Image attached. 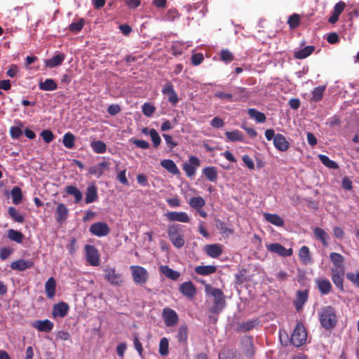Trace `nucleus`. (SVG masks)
Listing matches in <instances>:
<instances>
[{
    "mask_svg": "<svg viewBox=\"0 0 359 359\" xmlns=\"http://www.w3.org/2000/svg\"><path fill=\"white\" fill-rule=\"evenodd\" d=\"M266 249L269 252L276 253L283 257H290L292 255V248L287 249L281 244L277 243L266 245Z\"/></svg>",
    "mask_w": 359,
    "mask_h": 359,
    "instance_id": "obj_10",
    "label": "nucleus"
},
{
    "mask_svg": "<svg viewBox=\"0 0 359 359\" xmlns=\"http://www.w3.org/2000/svg\"><path fill=\"white\" fill-rule=\"evenodd\" d=\"M180 292L188 298H193L196 294V289L191 281L184 282L180 286Z\"/></svg>",
    "mask_w": 359,
    "mask_h": 359,
    "instance_id": "obj_17",
    "label": "nucleus"
},
{
    "mask_svg": "<svg viewBox=\"0 0 359 359\" xmlns=\"http://www.w3.org/2000/svg\"><path fill=\"white\" fill-rule=\"evenodd\" d=\"M89 231L94 236L103 237L109 233L110 229L107 223L98 222L93 224L90 226Z\"/></svg>",
    "mask_w": 359,
    "mask_h": 359,
    "instance_id": "obj_7",
    "label": "nucleus"
},
{
    "mask_svg": "<svg viewBox=\"0 0 359 359\" xmlns=\"http://www.w3.org/2000/svg\"><path fill=\"white\" fill-rule=\"evenodd\" d=\"M189 205L194 209H201L205 205V201L201 196L193 197L190 198Z\"/></svg>",
    "mask_w": 359,
    "mask_h": 359,
    "instance_id": "obj_44",
    "label": "nucleus"
},
{
    "mask_svg": "<svg viewBox=\"0 0 359 359\" xmlns=\"http://www.w3.org/2000/svg\"><path fill=\"white\" fill-rule=\"evenodd\" d=\"M203 174L210 182H216L217 179V172L215 167H205L203 169Z\"/></svg>",
    "mask_w": 359,
    "mask_h": 359,
    "instance_id": "obj_42",
    "label": "nucleus"
},
{
    "mask_svg": "<svg viewBox=\"0 0 359 359\" xmlns=\"http://www.w3.org/2000/svg\"><path fill=\"white\" fill-rule=\"evenodd\" d=\"M180 226L177 224H172L168 226V236L172 244L177 248H181L184 245L185 241L184 236L180 232Z\"/></svg>",
    "mask_w": 359,
    "mask_h": 359,
    "instance_id": "obj_3",
    "label": "nucleus"
},
{
    "mask_svg": "<svg viewBox=\"0 0 359 359\" xmlns=\"http://www.w3.org/2000/svg\"><path fill=\"white\" fill-rule=\"evenodd\" d=\"M225 135L230 142H244V135L238 130L226 132Z\"/></svg>",
    "mask_w": 359,
    "mask_h": 359,
    "instance_id": "obj_38",
    "label": "nucleus"
},
{
    "mask_svg": "<svg viewBox=\"0 0 359 359\" xmlns=\"http://www.w3.org/2000/svg\"><path fill=\"white\" fill-rule=\"evenodd\" d=\"M9 216L16 222L23 223L25 221L24 216L20 214L15 208L9 207L8 209Z\"/></svg>",
    "mask_w": 359,
    "mask_h": 359,
    "instance_id": "obj_45",
    "label": "nucleus"
},
{
    "mask_svg": "<svg viewBox=\"0 0 359 359\" xmlns=\"http://www.w3.org/2000/svg\"><path fill=\"white\" fill-rule=\"evenodd\" d=\"M84 24V20L81 18L79 22L71 23L69 26V30L72 32L78 33L83 29Z\"/></svg>",
    "mask_w": 359,
    "mask_h": 359,
    "instance_id": "obj_57",
    "label": "nucleus"
},
{
    "mask_svg": "<svg viewBox=\"0 0 359 359\" xmlns=\"http://www.w3.org/2000/svg\"><path fill=\"white\" fill-rule=\"evenodd\" d=\"M205 292L210 294L214 298L213 304L210 308L209 311L212 314H219L226 305L224 292L222 290L212 287L210 285L205 286Z\"/></svg>",
    "mask_w": 359,
    "mask_h": 359,
    "instance_id": "obj_2",
    "label": "nucleus"
},
{
    "mask_svg": "<svg viewBox=\"0 0 359 359\" xmlns=\"http://www.w3.org/2000/svg\"><path fill=\"white\" fill-rule=\"evenodd\" d=\"M219 56L221 60L225 63H230L234 60L233 53L227 49L222 50Z\"/></svg>",
    "mask_w": 359,
    "mask_h": 359,
    "instance_id": "obj_54",
    "label": "nucleus"
},
{
    "mask_svg": "<svg viewBox=\"0 0 359 359\" xmlns=\"http://www.w3.org/2000/svg\"><path fill=\"white\" fill-rule=\"evenodd\" d=\"M34 266V263L31 259H20L11 263V268L13 270L23 271L25 270L32 269Z\"/></svg>",
    "mask_w": 359,
    "mask_h": 359,
    "instance_id": "obj_14",
    "label": "nucleus"
},
{
    "mask_svg": "<svg viewBox=\"0 0 359 359\" xmlns=\"http://www.w3.org/2000/svg\"><path fill=\"white\" fill-rule=\"evenodd\" d=\"M299 258L301 262L304 264H311L313 260L311 256L309 248L304 245L299 250Z\"/></svg>",
    "mask_w": 359,
    "mask_h": 359,
    "instance_id": "obj_27",
    "label": "nucleus"
},
{
    "mask_svg": "<svg viewBox=\"0 0 359 359\" xmlns=\"http://www.w3.org/2000/svg\"><path fill=\"white\" fill-rule=\"evenodd\" d=\"M307 339V332L304 326L298 323L291 335L290 342L296 347H300L304 345Z\"/></svg>",
    "mask_w": 359,
    "mask_h": 359,
    "instance_id": "obj_4",
    "label": "nucleus"
},
{
    "mask_svg": "<svg viewBox=\"0 0 359 359\" xmlns=\"http://www.w3.org/2000/svg\"><path fill=\"white\" fill-rule=\"evenodd\" d=\"M160 271L164 276L172 280H177L180 276V273L178 271L173 270L168 266H161Z\"/></svg>",
    "mask_w": 359,
    "mask_h": 359,
    "instance_id": "obj_36",
    "label": "nucleus"
},
{
    "mask_svg": "<svg viewBox=\"0 0 359 359\" xmlns=\"http://www.w3.org/2000/svg\"><path fill=\"white\" fill-rule=\"evenodd\" d=\"M39 87L42 90L52 91L57 88V84L52 79H46L43 82H39Z\"/></svg>",
    "mask_w": 359,
    "mask_h": 359,
    "instance_id": "obj_39",
    "label": "nucleus"
},
{
    "mask_svg": "<svg viewBox=\"0 0 359 359\" xmlns=\"http://www.w3.org/2000/svg\"><path fill=\"white\" fill-rule=\"evenodd\" d=\"M248 114L250 118L255 119L257 123H262L266 120V117L264 113L260 112L254 108L248 109Z\"/></svg>",
    "mask_w": 359,
    "mask_h": 359,
    "instance_id": "obj_34",
    "label": "nucleus"
},
{
    "mask_svg": "<svg viewBox=\"0 0 359 359\" xmlns=\"http://www.w3.org/2000/svg\"><path fill=\"white\" fill-rule=\"evenodd\" d=\"M155 110L156 107L150 103L146 102L142 106V112L144 115L147 117H151L154 114Z\"/></svg>",
    "mask_w": 359,
    "mask_h": 359,
    "instance_id": "obj_58",
    "label": "nucleus"
},
{
    "mask_svg": "<svg viewBox=\"0 0 359 359\" xmlns=\"http://www.w3.org/2000/svg\"><path fill=\"white\" fill-rule=\"evenodd\" d=\"M203 60V55L201 53H194L191 55V62L195 66L199 65Z\"/></svg>",
    "mask_w": 359,
    "mask_h": 359,
    "instance_id": "obj_63",
    "label": "nucleus"
},
{
    "mask_svg": "<svg viewBox=\"0 0 359 359\" xmlns=\"http://www.w3.org/2000/svg\"><path fill=\"white\" fill-rule=\"evenodd\" d=\"M160 164L163 168L174 175L180 174V170L172 160L164 159L161 161Z\"/></svg>",
    "mask_w": 359,
    "mask_h": 359,
    "instance_id": "obj_24",
    "label": "nucleus"
},
{
    "mask_svg": "<svg viewBox=\"0 0 359 359\" xmlns=\"http://www.w3.org/2000/svg\"><path fill=\"white\" fill-rule=\"evenodd\" d=\"M65 59V55L63 53H60L55 55L50 59L46 60V66L49 68H53L60 65Z\"/></svg>",
    "mask_w": 359,
    "mask_h": 359,
    "instance_id": "obj_33",
    "label": "nucleus"
},
{
    "mask_svg": "<svg viewBox=\"0 0 359 359\" xmlns=\"http://www.w3.org/2000/svg\"><path fill=\"white\" fill-rule=\"evenodd\" d=\"M130 141L138 148H141L142 149H147L149 148V144L145 140L132 138Z\"/></svg>",
    "mask_w": 359,
    "mask_h": 359,
    "instance_id": "obj_61",
    "label": "nucleus"
},
{
    "mask_svg": "<svg viewBox=\"0 0 359 359\" xmlns=\"http://www.w3.org/2000/svg\"><path fill=\"white\" fill-rule=\"evenodd\" d=\"M11 194L12 196L13 203L15 205H18L21 203V201L22 200V190L20 187H13L11 191Z\"/></svg>",
    "mask_w": 359,
    "mask_h": 359,
    "instance_id": "obj_46",
    "label": "nucleus"
},
{
    "mask_svg": "<svg viewBox=\"0 0 359 359\" xmlns=\"http://www.w3.org/2000/svg\"><path fill=\"white\" fill-rule=\"evenodd\" d=\"M204 250L206 254L212 258H217L222 253V249L219 244L206 245Z\"/></svg>",
    "mask_w": 359,
    "mask_h": 359,
    "instance_id": "obj_23",
    "label": "nucleus"
},
{
    "mask_svg": "<svg viewBox=\"0 0 359 359\" xmlns=\"http://www.w3.org/2000/svg\"><path fill=\"white\" fill-rule=\"evenodd\" d=\"M162 317L167 327L175 326L179 320V317L176 311L170 308L163 309Z\"/></svg>",
    "mask_w": 359,
    "mask_h": 359,
    "instance_id": "obj_9",
    "label": "nucleus"
},
{
    "mask_svg": "<svg viewBox=\"0 0 359 359\" xmlns=\"http://www.w3.org/2000/svg\"><path fill=\"white\" fill-rule=\"evenodd\" d=\"M162 93L165 95H168V100L172 104L175 105L179 98L176 93L172 84L170 82H167L162 88Z\"/></svg>",
    "mask_w": 359,
    "mask_h": 359,
    "instance_id": "obj_12",
    "label": "nucleus"
},
{
    "mask_svg": "<svg viewBox=\"0 0 359 359\" xmlns=\"http://www.w3.org/2000/svg\"><path fill=\"white\" fill-rule=\"evenodd\" d=\"M69 310V306L68 304L62 302L53 306L52 314L54 318H65L67 315Z\"/></svg>",
    "mask_w": 359,
    "mask_h": 359,
    "instance_id": "obj_16",
    "label": "nucleus"
},
{
    "mask_svg": "<svg viewBox=\"0 0 359 359\" xmlns=\"http://www.w3.org/2000/svg\"><path fill=\"white\" fill-rule=\"evenodd\" d=\"M8 237L10 240L20 243L22 241L23 234L18 231L9 229L8 231Z\"/></svg>",
    "mask_w": 359,
    "mask_h": 359,
    "instance_id": "obj_50",
    "label": "nucleus"
},
{
    "mask_svg": "<svg viewBox=\"0 0 359 359\" xmlns=\"http://www.w3.org/2000/svg\"><path fill=\"white\" fill-rule=\"evenodd\" d=\"M104 271V278L112 285L118 286L123 283L121 274L116 273L114 268H106Z\"/></svg>",
    "mask_w": 359,
    "mask_h": 359,
    "instance_id": "obj_8",
    "label": "nucleus"
},
{
    "mask_svg": "<svg viewBox=\"0 0 359 359\" xmlns=\"http://www.w3.org/2000/svg\"><path fill=\"white\" fill-rule=\"evenodd\" d=\"M257 325V320H248L241 324L238 330L241 332H246L252 330Z\"/></svg>",
    "mask_w": 359,
    "mask_h": 359,
    "instance_id": "obj_56",
    "label": "nucleus"
},
{
    "mask_svg": "<svg viewBox=\"0 0 359 359\" xmlns=\"http://www.w3.org/2000/svg\"><path fill=\"white\" fill-rule=\"evenodd\" d=\"M189 163L183 165V170L188 177H191L195 175L196 168L200 165V161L196 156H191L189 158Z\"/></svg>",
    "mask_w": 359,
    "mask_h": 359,
    "instance_id": "obj_11",
    "label": "nucleus"
},
{
    "mask_svg": "<svg viewBox=\"0 0 359 359\" xmlns=\"http://www.w3.org/2000/svg\"><path fill=\"white\" fill-rule=\"evenodd\" d=\"M133 282L137 285H144L149 280V273L146 269L138 265L130 266Z\"/></svg>",
    "mask_w": 359,
    "mask_h": 359,
    "instance_id": "obj_5",
    "label": "nucleus"
},
{
    "mask_svg": "<svg viewBox=\"0 0 359 359\" xmlns=\"http://www.w3.org/2000/svg\"><path fill=\"white\" fill-rule=\"evenodd\" d=\"M169 341L166 337L161 339L159 343V353L165 356L168 354Z\"/></svg>",
    "mask_w": 359,
    "mask_h": 359,
    "instance_id": "obj_53",
    "label": "nucleus"
},
{
    "mask_svg": "<svg viewBox=\"0 0 359 359\" xmlns=\"http://www.w3.org/2000/svg\"><path fill=\"white\" fill-rule=\"evenodd\" d=\"M177 337L179 342L187 344L188 339V327L186 325L180 327Z\"/></svg>",
    "mask_w": 359,
    "mask_h": 359,
    "instance_id": "obj_47",
    "label": "nucleus"
},
{
    "mask_svg": "<svg viewBox=\"0 0 359 359\" xmlns=\"http://www.w3.org/2000/svg\"><path fill=\"white\" fill-rule=\"evenodd\" d=\"M32 326L39 332H49L53 330L54 325L50 320L46 319L35 320L32 323Z\"/></svg>",
    "mask_w": 359,
    "mask_h": 359,
    "instance_id": "obj_19",
    "label": "nucleus"
},
{
    "mask_svg": "<svg viewBox=\"0 0 359 359\" xmlns=\"http://www.w3.org/2000/svg\"><path fill=\"white\" fill-rule=\"evenodd\" d=\"M318 158L321 163L326 167L331 169H337L339 168L337 163L329 158L328 156L324 154H319Z\"/></svg>",
    "mask_w": 359,
    "mask_h": 359,
    "instance_id": "obj_48",
    "label": "nucleus"
},
{
    "mask_svg": "<svg viewBox=\"0 0 359 359\" xmlns=\"http://www.w3.org/2000/svg\"><path fill=\"white\" fill-rule=\"evenodd\" d=\"M313 234L315 236V238L317 240L320 241L324 246H327V240L329 239V235L324 229L320 227H316L313 229Z\"/></svg>",
    "mask_w": 359,
    "mask_h": 359,
    "instance_id": "obj_30",
    "label": "nucleus"
},
{
    "mask_svg": "<svg viewBox=\"0 0 359 359\" xmlns=\"http://www.w3.org/2000/svg\"><path fill=\"white\" fill-rule=\"evenodd\" d=\"M109 165V163L107 162H100L96 165L90 167L88 168V172L90 175L99 178L103 175L104 170L108 168Z\"/></svg>",
    "mask_w": 359,
    "mask_h": 359,
    "instance_id": "obj_21",
    "label": "nucleus"
},
{
    "mask_svg": "<svg viewBox=\"0 0 359 359\" xmlns=\"http://www.w3.org/2000/svg\"><path fill=\"white\" fill-rule=\"evenodd\" d=\"M43 141L46 143L51 142L54 139V135L50 130H44L41 133Z\"/></svg>",
    "mask_w": 359,
    "mask_h": 359,
    "instance_id": "obj_62",
    "label": "nucleus"
},
{
    "mask_svg": "<svg viewBox=\"0 0 359 359\" xmlns=\"http://www.w3.org/2000/svg\"><path fill=\"white\" fill-rule=\"evenodd\" d=\"M347 279L353 285L359 287V270L355 272H349L346 274Z\"/></svg>",
    "mask_w": 359,
    "mask_h": 359,
    "instance_id": "obj_59",
    "label": "nucleus"
},
{
    "mask_svg": "<svg viewBox=\"0 0 359 359\" xmlns=\"http://www.w3.org/2000/svg\"><path fill=\"white\" fill-rule=\"evenodd\" d=\"M314 50V46H307L299 50L295 51L294 53V57L296 59H304L311 55Z\"/></svg>",
    "mask_w": 359,
    "mask_h": 359,
    "instance_id": "obj_35",
    "label": "nucleus"
},
{
    "mask_svg": "<svg viewBox=\"0 0 359 359\" xmlns=\"http://www.w3.org/2000/svg\"><path fill=\"white\" fill-rule=\"evenodd\" d=\"M68 212V208L65 204L59 203L56 209V220L60 223L63 222L67 217Z\"/></svg>",
    "mask_w": 359,
    "mask_h": 359,
    "instance_id": "obj_32",
    "label": "nucleus"
},
{
    "mask_svg": "<svg viewBox=\"0 0 359 359\" xmlns=\"http://www.w3.org/2000/svg\"><path fill=\"white\" fill-rule=\"evenodd\" d=\"M300 15L297 13H293L287 20V24L291 29L297 28L300 25Z\"/></svg>",
    "mask_w": 359,
    "mask_h": 359,
    "instance_id": "obj_51",
    "label": "nucleus"
},
{
    "mask_svg": "<svg viewBox=\"0 0 359 359\" xmlns=\"http://www.w3.org/2000/svg\"><path fill=\"white\" fill-rule=\"evenodd\" d=\"M75 136L71 133H67L63 136L62 143L67 149H73L74 147Z\"/></svg>",
    "mask_w": 359,
    "mask_h": 359,
    "instance_id": "obj_49",
    "label": "nucleus"
},
{
    "mask_svg": "<svg viewBox=\"0 0 359 359\" xmlns=\"http://www.w3.org/2000/svg\"><path fill=\"white\" fill-rule=\"evenodd\" d=\"M195 272L201 276H208L216 272L217 267L214 265L197 266Z\"/></svg>",
    "mask_w": 359,
    "mask_h": 359,
    "instance_id": "obj_31",
    "label": "nucleus"
},
{
    "mask_svg": "<svg viewBox=\"0 0 359 359\" xmlns=\"http://www.w3.org/2000/svg\"><path fill=\"white\" fill-rule=\"evenodd\" d=\"M330 259L334 265V269H344V258L341 254L331 252L330 254Z\"/></svg>",
    "mask_w": 359,
    "mask_h": 359,
    "instance_id": "obj_37",
    "label": "nucleus"
},
{
    "mask_svg": "<svg viewBox=\"0 0 359 359\" xmlns=\"http://www.w3.org/2000/svg\"><path fill=\"white\" fill-rule=\"evenodd\" d=\"M308 291L307 290H299L297 292L296 300L294 302L295 308L297 311H299L302 309L304 304L308 299Z\"/></svg>",
    "mask_w": 359,
    "mask_h": 359,
    "instance_id": "obj_26",
    "label": "nucleus"
},
{
    "mask_svg": "<svg viewBox=\"0 0 359 359\" xmlns=\"http://www.w3.org/2000/svg\"><path fill=\"white\" fill-rule=\"evenodd\" d=\"M320 325L327 330L334 328L337 324L335 309L331 306H325L318 311Z\"/></svg>",
    "mask_w": 359,
    "mask_h": 359,
    "instance_id": "obj_1",
    "label": "nucleus"
},
{
    "mask_svg": "<svg viewBox=\"0 0 359 359\" xmlns=\"http://www.w3.org/2000/svg\"><path fill=\"white\" fill-rule=\"evenodd\" d=\"M165 217L169 221L189 223L190 217L184 212H168Z\"/></svg>",
    "mask_w": 359,
    "mask_h": 359,
    "instance_id": "obj_15",
    "label": "nucleus"
},
{
    "mask_svg": "<svg viewBox=\"0 0 359 359\" xmlns=\"http://www.w3.org/2000/svg\"><path fill=\"white\" fill-rule=\"evenodd\" d=\"M97 198L98 195L97 187L94 184L88 186L86 192V203L87 204L93 203L97 201Z\"/></svg>",
    "mask_w": 359,
    "mask_h": 359,
    "instance_id": "obj_28",
    "label": "nucleus"
},
{
    "mask_svg": "<svg viewBox=\"0 0 359 359\" xmlns=\"http://www.w3.org/2000/svg\"><path fill=\"white\" fill-rule=\"evenodd\" d=\"M90 147L96 154H104L107 151L106 144L100 140H93L90 142Z\"/></svg>",
    "mask_w": 359,
    "mask_h": 359,
    "instance_id": "obj_41",
    "label": "nucleus"
},
{
    "mask_svg": "<svg viewBox=\"0 0 359 359\" xmlns=\"http://www.w3.org/2000/svg\"><path fill=\"white\" fill-rule=\"evenodd\" d=\"M344 269H332V280L337 287L343 290L344 288Z\"/></svg>",
    "mask_w": 359,
    "mask_h": 359,
    "instance_id": "obj_18",
    "label": "nucleus"
},
{
    "mask_svg": "<svg viewBox=\"0 0 359 359\" xmlns=\"http://www.w3.org/2000/svg\"><path fill=\"white\" fill-rule=\"evenodd\" d=\"M265 220L276 226H283L285 222L282 217L277 214L265 212L263 215Z\"/></svg>",
    "mask_w": 359,
    "mask_h": 359,
    "instance_id": "obj_25",
    "label": "nucleus"
},
{
    "mask_svg": "<svg viewBox=\"0 0 359 359\" xmlns=\"http://www.w3.org/2000/svg\"><path fill=\"white\" fill-rule=\"evenodd\" d=\"M273 145L280 151H286L290 147V143L285 137L280 133L276 135L273 139Z\"/></svg>",
    "mask_w": 359,
    "mask_h": 359,
    "instance_id": "obj_20",
    "label": "nucleus"
},
{
    "mask_svg": "<svg viewBox=\"0 0 359 359\" xmlns=\"http://www.w3.org/2000/svg\"><path fill=\"white\" fill-rule=\"evenodd\" d=\"M65 191L69 194V195H72L74 196L75 198V203H79L81 201L82 199V194L81 192L80 191V190L75 186H73V185H70V186H67L65 188Z\"/></svg>",
    "mask_w": 359,
    "mask_h": 359,
    "instance_id": "obj_43",
    "label": "nucleus"
},
{
    "mask_svg": "<svg viewBox=\"0 0 359 359\" xmlns=\"http://www.w3.org/2000/svg\"><path fill=\"white\" fill-rule=\"evenodd\" d=\"M85 251L86 254V260L90 265L93 266H97L100 265V254L97 248L92 245H86L85 246Z\"/></svg>",
    "mask_w": 359,
    "mask_h": 359,
    "instance_id": "obj_6",
    "label": "nucleus"
},
{
    "mask_svg": "<svg viewBox=\"0 0 359 359\" xmlns=\"http://www.w3.org/2000/svg\"><path fill=\"white\" fill-rule=\"evenodd\" d=\"M150 137L154 147L157 148L161 142V139L158 132L155 129H153V131L151 132Z\"/></svg>",
    "mask_w": 359,
    "mask_h": 359,
    "instance_id": "obj_60",
    "label": "nucleus"
},
{
    "mask_svg": "<svg viewBox=\"0 0 359 359\" xmlns=\"http://www.w3.org/2000/svg\"><path fill=\"white\" fill-rule=\"evenodd\" d=\"M243 343L245 344L246 349L245 351V355L252 358L254 355L255 350L252 343V337H245L243 340Z\"/></svg>",
    "mask_w": 359,
    "mask_h": 359,
    "instance_id": "obj_40",
    "label": "nucleus"
},
{
    "mask_svg": "<svg viewBox=\"0 0 359 359\" xmlns=\"http://www.w3.org/2000/svg\"><path fill=\"white\" fill-rule=\"evenodd\" d=\"M55 288H56L55 280L53 277L49 278L45 283V291L46 293V296L48 298L51 299L55 296Z\"/></svg>",
    "mask_w": 359,
    "mask_h": 359,
    "instance_id": "obj_29",
    "label": "nucleus"
},
{
    "mask_svg": "<svg viewBox=\"0 0 359 359\" xmlns=\"http://www.w3.org/2000/svg\"><path fill=\"white\" fill-rule=\"evenodd\" d=\"M318 289L322 294H327L332 290V284L326 278H318L316 280Z\"/></svg>",
    "mask_w": 359,
    "mask_h": 359,
    "instance_id": "obj_22",
    "label": "nucleus"
},
{
    "mask_svg": "<svg viewBox=\"0 0 359 359\" xmlns=\"http://www.w3.org/2000/svg\"><path fill=\"white\" fill-rule=\"evenodd\" d=\"M215 97L218 99L222 100H228L230 102H232V97H233V96L231 95V93L219 92V91H217L215 93Z\"/></svg>",
    "mask_w": 359,
    "mask_h": 359,
    "instance_id": "obj_64",
    "label": "nucleus"
},
{
    "mask_svg": "<svg viewBox=\"0 0 359 359\" xmlns=\"http://www.w3.org/2000/svg\"><path fill=\"white\" fill-rule=\"evenodd\" d=\"M216 227L220 231L221 233H229L232 234L233 233V230L227 226L226 224L219 219H217L216 221Z\"/></svg>",
    "mask_w": 359,
    "mask_h": 359,
    "instance_id": "obj_55",
    "label": "nucleus"
},
{
    "mask_svg": "<svg viewBox=\"0 0 359 359\" xmlns=\"http://www.w3.org/2000/svg\"><path fill=\"white\" fill-rule=\"evenodd\" d=\"M232 102L246 101L250 97V91L244 87H236L231 93Z\"/></svg>",
    "mask_w": 359,
    "mask_h": 359,
    "instance_id": "obj_13",
    "label": "nucleus"
},
{
    "mask_svg": "<svg viewBox=\"0 0 359 359\" xmlns=\"http://www.w3.org/2000/svg\"><path fill=\"white\" fill-rule=\"evenodd\" d=\"M325 88L326 87L325 86H318L315 88L312 92V100L316 102L321 100L323 97V93L325 90Z\"/></svg>",
    "mask_w": 359,
    "mask_h": 359,
    "instance_id": "obj_52",
    "label": "nucleus"
}]
</instances>
